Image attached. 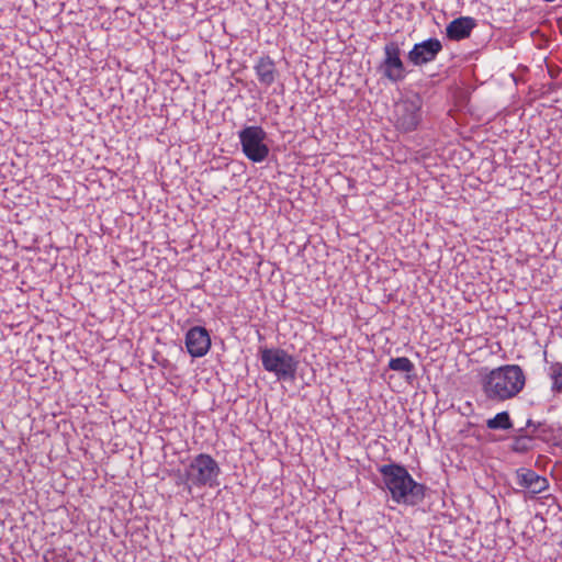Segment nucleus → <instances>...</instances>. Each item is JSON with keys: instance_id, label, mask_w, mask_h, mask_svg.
Segmentation results:
<instances>
[{"instance_id": "2eb2a0df", "label": "nucleus", "mask_w": 562, "mask_h": 562, "mask_svg": "<svg viewBox=\"0 0 562 562\" xmlns=\"http://www.w3.org/2000/svg\"><path fill=\"white\" fill-rule=\"evenodd\" d=\"M549 375L552 380L551 391L562 393V362L552 363L549 368Z\"/></svg>"}, {"instance_id": "9d476101", "label": "nucleus", "mask_w": 562, "mask_h": 562, "mask_svg": "<svg viewBox=\"0 0 562 562\" xmlns=\"http://www.w3.org/2000/svg\"><path fill=\"white\" fill-rule=\"evenodd\" d=\"M186 347L193 358L205 356L211 348V337L205 327L194 326L186 334Z\"/></svg>"}, {"instance_id": "f3484780", "label": "nucleus", "mask_w": 562, "mask_h": 562, "mask_svg": "<svg viewBox=\"0 0 562 562\" xmlns=\"http://www.w3.org/2000/svg\"><path fill=\"white\" fill-rule=\"evenodd\" d=\"M551 434H552L551 426H549L548 424L542 423V422L537 423V432L533 434L535 439L539 438V439L544 440Z\"/></svg>"}, {"instance_id": "f8f14e48", "label": "nucleus", "mask_w": 562, "mask_h": 562, "mask_svg": "<svg viewBox=\"0 0 562 562\" xmlns=\"http://www.w3.org/2000/svg\"><path fill=\"white\" fill-rule=\"evenodd\" d=\"M476 23L473 18L461 16L451 21L446 29L447 36L452 41H461L470 36Z\"/></svg>"}, {"instance_id": "f257e3e1", "label": "nucleus", "mask_w": 562, "mask_h": 562, "mask_svg": "<svg viewBox=\"0 0 562 562\" xmlns=\"http://www.w3.org/2000/svg\"><path fill=\"white\" fill-rule=\"evenodd\" d=\"M526 385V375L518 364H505L490 370L481 378L483 394L491 402L516 397Z\"/></svg>"}, {"instance_id": "dca6fc26", "label": "nucleus", "mask_w": 562, "mask_h": 562, "mask_svg": "<svg viewBox=\"0 0 562 562\" xmlns=\"http://www.w3.org/2000/svg\"><path fill=\"white\" fill-rule=\"evenodd\" d=\"M389 368L393 371L411 373L415 370L414 363L406 357L391 358Z\"/></svg>"}, {"instance_id": "4468645a", "label": "nucleus", "mask_w": 562, "mask_h": 562, "mask_svg": "<svg viewBox=\"0 0 562 562\" xmlns=\"http://www.w3.org/2000/svg\"><path fill=\"white\" fill-rule=\"evenodd\" d=\"M486 427L492 430H507L513 427L508 412L497 413L493 418L486 420Z\"/></svg>"}, {"instance_id": "6e6552de", "label": "nucleus", "mask_w": 562, "mask_h": 562, "mask_svg": "<svg viewBox=\"0 0 562 562\" xmlns=\"http://www.w3.org/2000/svg\"><path fill=\"white\" fill-rule=\"evenodd\" d=\"M441 50V42L436 37H430L420 43H416L408 52L407 59L415 66H423L434 61Z\"/></svg>"}, {"instance_id": "a211bd4d", "label": "nucleus", "mask_w": 562, "mask_h": 562, "mask_svg": "<svg viewBox=\"0 0 562 562\" xmlns=\"http://www.w3.org/2000/svg\"><path fill=\"white\" fill-rule=\"evenodd\" d=\"M537 423L538 422H533L531 418H529L526 422V426L524 427L526 428V432H529V435H533L535 432H537Z\"/></svg>"}, {"instance_id": "f03ea898", "label": "nucleus", "mask_w": 562, "mask_h": 562, "mask_svg": "<svg viewBox=\"0 0 562 562\" xmlns=\"http://www.w3.org/2000/svg\"><path fill=\"white\" fill-rule=\"evenodd\" d=\"M379 472L395 503L416 506L424 501L426 486L416 482L405 467L397 463L383 464Z\"/></svg>"}, {"instance_id": "20e7f679", "label": "nucleus", "mask_w": 562, "mask_h": 562, "mask_svg": "<svg viewBox=\"0 0 562 562\" xmlns=\"http://www.w3.org/2000/svg\"><path fill=\"white\" fill-rule=\"evenodd\" d=\"M260 360L263 369L279 381H293L296 376L299 361L282 348H261Z\"/></svg>"}, {"instance_id": "7ed1b4c3", "label": "nucleus", "mask_w": 562, "mask_h": 562, "mask_svg": "<svg viewBox=\"0 0 562 562\" xmlns=\"http://www.w3.org/2000/svg\"><path fill=\"white\" fill-rule=\"evenodd\" d=\"M220 474L221 468L216 460L207 453H200L195 456L186 468L184 479L190 492L192 486L217 487L220 485Z\"/></svg>"}, {"instance_id": "ddd939ff", "label": "nucleus", "mask_w": 562, "mask_h": 562, "mask_svg": "<svg viewBox=\"0 0 562 562\" xmlns=\"http://www.w3.org/2000/svg\"><path fill=\"white\" fill-rule=\"evenodd\" d=\"M533 440L535 436L526 432V428H519L513 437L510 449L516 453H526L533 449Z\"/></svg>"}, {"instance_id": "423d86ee", "label": "nucleus", "mask_w": 562, "mask_h": 562, "mask_svg": "<svg viewBox=\"0 0 562 562\" xmlns=\"http://www.w3.org/2000/svg\"><path fill=\"white\" fill-rule=\"evenodd\" d=\"M423 100L419 94H412L397 101L394 105L395 126L402 132H412L422 121Z\"/></svg>"}, {"instance_id": "9b49d317", "label": "nucleus", "mask_w": 562, "mask_h": 562, "mask_svg": "<svg viewBox=\"0 0 562 562\" xmlns=\"http://www.w3.org/2000/svg\"><path fill=\"white\" fill-rule=\"evenodd\" d=\"M255 74L260 85L270 87L277 79L279 72L276 63L269 56H261L254 66Z\"/></svg>"}, {"instance_id": "0eeeda50", "label": "nucleus", "mask_w": 562, "mask_h": 562, "mask_svg": "<svg viewBox=\"0 0 562 562\" xmlns=\"http://www.w3.org/2000/svg\"><path fill=\"white\" fill-rule=\"evenodd\" d=\"M376 71L391 83L402 82L406 78L407 70L396 42H389L384 45L383 58L378 65Z\"/></svg>"}, {"instance_id": "1a4fd4ad", "label": "nucleus", "mask_w": 562, "mask_h": 562, "mask_svg": "<svg viewBox=\"0 0 562 562\" xmlns=\"http://www.w3.org/2000/svg\"><path fill=\"white\" fill-rule=\"evenodd\" d=\"M515 484L530 495L542 493L549 487L548 480L531 469L519 468L515 472Z\"/></svg>"}, {"instance_id": "39448f33", "label": "nucleus", "mask_w": 562, "mask_h": 562, "mask_svg": "<svg viewBox=\"0 0 562 562\" xmlns=\"http://www.w3.org/2000/svg\"><path fill=\"white\" fill-rule=\"evenodd\" d=\"M267 138V132L259 125L245 126L238 131L241 151L251 162L259 164L268 158L270 149Z\"/></svg>"}]
</instances>
